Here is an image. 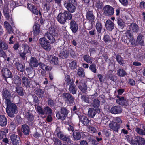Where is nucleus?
<instances>
[{
	"mask_svg": "<svg viewBox=\"0 0 145 145\" xmlns=\"http://www.w3.org/2000/svg\"><path fill=\"white\" fill-rule=\"evenodd\" d=\"M7 107L6 112L10 117H14V114L17 113V108L16 105L12 103L11 101L5 103Z\"/></svg>",
	"mask_w": 145,
	"mask_h": 145,
	"instance_id": "1",
	"label": "nucleus"
},
{
	"mask_svg": "<svg viewBox=\"0 0 145 145\" xmlns=\"http://www.w3.org/2000/svg\"><path fill=\"white\" fill-rule=\"evenodd\" d=\"M72 18V14L67 11H65L63 13H59L56 17L58 21L62 24H65L67 20H71Z\"/></svg>",
	"mask_w": 145,
	"mask_h": 145,
	"instance_id": "2",
	"label": "nucleus"
},
{
	"mask_svg": "<svg viewBox=\"0 0 145 145\" xmlns=\"http://www.w3.org/2000/svg\"><path fill=\"white\" fill-rule=\"evenodd\" d=\"M35 106L37 109L38 112L42 115H49L52 113V110L48 107H46L44 109H42L40 106H37L36 104L35 105Z\"/></svg>",
	"mask_w": 145,
	"mask_h": 145,
	"instance_id": "3",
	"label": "nucleus"
},
{
	"mask_svg": "<svg viewBox=\"0 0 145 145\" xmlns=\"http://www.w3.org/2000/svg\"><path fill=\"white\" fill-rule=\"evenodd\" d=\"M39 44L41 46L47 51H50L51 49L50 44L46 39L41 38L39 40Z\"/></svg>",
	"mask_w": 145,
	"mask_h": 145,
	"instance_id": "4",
	"label": "nucleus"
},
{
	"mask_svg": "<svg viewBox=\"0 0 145 145\" xmlns=\"http://www.w3.org/2000/svg\"><path fill=\"white\" fill-rule=\"evenodd\" d=\"M56 132L57 133V136L60 139L63 141H67L68 144H71L72 141L70 139L69 137L67 136L62 133L61 131H59V128L57 127L56 128Z\"/></svg>",
	"mask_w": 145,
	"mask_h": 145,
	"instance_id": "5",
	"label": "nucleus"
},
{
	"mask_svg": "<svg viewBox=\"0 0 145 145\" xmlns=\"http://www.w3.org/2000/svg\"><path fill=\"white\" fill-rule=\"evenodd\" d=\"M86 18L90 21L91 23L88 24V27H87V29L90 30L92 28V23L93 22L95 19V17L93 14V12L92 11H89L87 12L86 15Z\"/></svg>",
	"mask_w": 145,
	"mask_h": 145,
	"instance_id": "6",
	"label": "nucleus"
},
{
	"mask_svg": "<svg viewBox=\"0 0 145 145\" xmlns=\"http://www.w3.org/2000/svg\"><path fill=\"white\" fill-rule=\"evenodd\" d=\"M68 114L67 110L65 108L62 107L60 109V111L57 112L56 114V117L58 119L64 120L66 118V116Z\"/></svg>",
	"mask_w": 145,
	"mask_h": 145,
	"instance_id": "7",
	"label": "nucleus"
},
{
	"mask_svg": "<svg viewBox=\"0 0 145 145\" xmlns=\"http://www.w3.org/2000/svg\"><path fill=\"white\" fill-rule=\"evenodd\" d=\"M2 94L3 97L5 99V103L7 102L11 101L10 99L12 97L10 91L8 89L6 88L3 89Z\"/></svg>",
	"mask_w": 145,
	"mask_h": 145,
	"instance_id": "8",
	"label": "nucleus"
},
{
	"mask_svg": "<svg viewBox=\"0 0 145 145\" xmlns=\"http://www.w3.org/2000/svg\"><path fill=\"white\" fill-rule=\"evenodd\" d=\"M103 10L104 14L106 16H111L114 13V8L109 5L105 6L103 7Z\"/></svg>",
	"mask_w": 145,
	"mask_h": 145,
	"instance_id": "9",
	"label": "nucleus"
},
{
	"mask_svg": "<svg viewBox=\"0 0 145 145\" xmlns=\"http://www.w3.org/2000/svg\"><path fill=\"white\" fill-rule=\"evenodd\" d=\"M29 64L31 68H26V71L28 72L31 70V68L37 67L39 65V63L36 58L31 57L30 59Z\"/></svg>",
	"mask_w": 145,
	"mask_h": 145,
	"instance_id": "10",
	"label": "nucleus"
},
{
	"mask_svg": "<svg viewBox=\"0 0 145 145\" xmlns=\"http://www.w3.org/2000/svg\"><path fill=\"white\" fill-rule=\"evenodd\" d=\"M136 140H131V142L133 145H144L145 144L144 139L140 137L137 136L136 137Z\"/></svg>",
	"mask_w": 145,
	"mask_h": 145,
	"instance_id": "11",
	"label": "nucleus"
},
{
	"mask_svg": "<svg viewBox=\"0 0 145 145\" xmlns=\"http://www.w3.org/2000/svg\"><path fill=\"white\" fill-rule=\"evenodd\" d=\"M63 99L67 102H68L69 103H73L74 99L73 96L68 93H64L63 94Z\"/></svg>",
	"mask_w": 145,
	"mask_h": 145,
	"instance_id": "12",
	"label": "nucleus"
},
{
	"mask_svg": "<svg viewBox=\"0 0 145 145\" xmlns=\"http://www.w3.org/2000/svg\"><path fill=\"white\" fill-rule=\"evenodd\" d=\"M10 139L13 145H19L20 142L19 137L16 135L13 134L10 136Z\"/></svg>",
	"mask_w": 145,
	"mask_h": 145,
	"instance_id": "13",
	"label": "nucleus"
},
{
	"mask_svg": "<svg viewBox=\"0 0 145 145\" xmlns=\"http://www.w3.org/2000/svg\"><path fill=\"white\" fill-rule=\"evenodd\" d=\"M64 5L69 13H73L75 12L76 7L72 3H64Z\"/></svg>",
	"mask_w": 145,
	"mask_h": 145,
	"instance_id": "14",
	"label": "nucleus"
},
{
	"mask_svg": "<svg viewBox=\"0 0 145 145\" xmlns=\"http://www.w3.org/2000/svg\"><path fill=\"white\" fill-rule=\"evenodd\" d=\"M118 98L116 100L117 103L121 105H126L128 104V100L124 99V97H120L118 95L116 96Z\"/></svg>",
	"mask_w": 145,
	"mask_h": 145,
	"instance_id": "15",
	"label": "nucleus"
},
{
	"mask_svg": "<svg viewBox=\"0 0 145 145\" xmlns=\"http://www.w3.org/2000/svg\"><path fill=\"white\" fill-rule=\"evenodd\" d=\"M106 29L109 31H112L114 28V24L110 20H108L105 24Z\"/></svg>",
	"mask_w": 145,
	"mask_h": 145,
	"instance_id": "16",
	"label": "nucleus"
},
{
	"mask_svg": "<svg viewBox=\"0 0 145 145\" xmlns=\"http://www.w3.org/2000/svg\"><path fill=\"white\" fill-rule=\"evenodd\" d=\"M80 122L84 125H89L90 120L86 116L83 115L78 116Z\"/></svg>",
	"mask_w": 145,
	"mask_h": 145,
	"instance_id": "17",
	"label": "nucleus"
},
{
	"mask_svg": "<svg viewBox=\"0 0 145 145\" xmlns=\"http://www.w3.org/2000/svg\"><path fill=\"white\" fill-rule=\"evenodd\" d=\"M9 9L8 6L7 5H5L4 6L3 9V12L5 18L7 20H9L10 18L11 21L12 22H11L12 24V15L10 16L9 13Z\"/></svg>",
	"mask_w": 145,
	"mask_h": 145,
	"instance_id": "18",
	"label": "nucleus"
},
{
	"mask_svg": "<svg viewBox=\"0 0 145 145\" xmlns=\"http://www.w3.org/2000/svg\"><path fill=\"white\" fill-rule=\"evenodd\" d=\"M70 28L74 33H75L78 29V25L74 20H71L70 22Z\"/></svg>",
	"mask_w": 145,
	"mask_h": 145,
	"instance_id": "19",
	"label": "nucleus"
},
{
	"mask_svg": "<svg viewBox=\"0 0 145 145\" xmlns=\"http://www.w3.org/2000/svg\"><path fill=\"white\" fill-rule=\"evenodd\" d=\"M122 110V109L120 106H117L112 107L111 108L110 112L112 114H116L121 113Z\"/></svg>",
	"mask_w": 145,
	"mask_h": 145,
	"instance_id": "20",
	"label": "nucleus"
},
{
	"mask_svg": "<svg viewBox=\"0 0 145 145\" xmlns=\"http://www.w3.org/2000/svg\"><path fill=\"white\" fill-rule=\"evenodd\" d=\"M3 76L5 78H9L12 77V74L10 71L7 68H3L2 71Z\"/></svg>",
	"mask_w": 145,
	"mask_h": 145,
	"instance_id": "21",
	"label": "nucleus"
},
{
	"mask_svg": "<svg viewBox=\"0 0 145 145\" xmlns=\"http://www.w3.org/2000/svg\"><path fill=\"white\" fill-rule=\"evenodd\" d=\"M47 59L52 65H57L58 64V58L54 56H50L47 58Z\"/></svg>",
	"mask_w": 145,
	"mask_h": 145,
	"instance_id": "22",
	"label": "nucleus"
},
{
	"mask_svg": "<svg viewBox=\"0 0 145 145\" xmlns=\"http://www.w3.org/2000/svg\"><path fill=\"white\" fill-rule=\"evenodd\" d=\"M27 7L33 13L36 15H38V11L37 10L36 7L33 5L31 4L28 3L27 5Z\"/></svg>",
	"mask_w": 145,
	"mask_h": 145,
	"instance_id": "23",
	"label": "nucleus"
},
{
	"mask_svg": "<svg viewBox=\"0 0 145 145\" xmlns=\"http://www.w3.org/2000/svg\"><path fill=\"white\" fill-rule=\"evenodd\" d=\"M129 29L130 31L133 32H138L139 28L137 25L135 23H132L129 26Z\"/></svg>",
	"mask_w": 145,
	"mask_h": 145,
	"instance_id": "24",
	"label": "nucleus"
},
{
	"mask_svg": "<svg viewBox=\"0 0 145 145\" xmlns=\"http://www.w3.org/2000/svg\"><path fill=\"white\" fill-rule=\"evenodd\" d=\"M109 126L110 128L116 132L118 131L120 128L119 125L112 121L110 122V123L109 124Z\"/></svg>",
	"mask_w": 145,
	"mask_h": 145,
	"instance_id": "25",
	"label": "nucleus"
},
{
	"mask_svg": "<svg viewBox=\"0 0 145 145\" xmlns=\"http://www.w3.org/2000/svg\"><path fill=\"white\" fill-rule=\"evenodd\" d=\"M44 36V37L43 38L46 39L47 38L51 43H54L55 41V39L53 37V36L48 31L45 34Z\"/></svg>",
	"mask_w": 145,
	"mask_h": 145,
	"instance_id": "26",
	"label": "nucleus"
},
{
	"mask_svg": "<svg viewBox=\"0 0 145 145\" xmlns=\"http://www.w3.org/2000/svg\"><path fill=\"white\" fill-rule=\"evenodd\" d=\"M7 123V119L5 116L3 115H0V126H5Z\"/></svg>",
	"mask_w": 145,
	"mask_h": 145,
	"instance_id": "27",
	"label": "nucleus"
},
{
	"mask_svg": "<svg viewBox=\"0 0 145 145\" xmlns=\"http://www.w3.org/2000/svg\"><path fill=\"white\" fill-rule=\"evenodd\" d=\"M22 130L24 134L26 135H28L29 134L30 129L27 125L24 124L22 125Z\"/></svg>",
	"mask_w": 145,
	"mask_h": 145,
	"instance_id": "28",
	"label": "nucleus"
},
{
	"mask_svg": "<svg viewBox=\"0 0 145 145\" xmlns=\"http://www.w3.org/2000/svg\"><path fill=\"white\" fill-rule=\"evenodd\" d=\"M72 136L74 139L76 140H79L81 138V134L77 130H75L73 131Z\"/></svg>",
	"mask_w": 145,
	"mask_h": 145,
	"instance_id": "29",
	"label": "nucleus"
},
{
	"mask_svg": "<svg viewBox=\"0 0 145 145\" xmlns=\"http://www.w3.org/2000/svg\"><path fill=\"white\" fill-rule=\"evenodd\" d=\"M4 26L5 28L7 30L8 33H10L13 32L12 28L9 24L7 21H5L4 22Z\"/></svg>",
	"mask_w": 145,
	"mask_h": 145,
	"instance_id": "30",
	"label": "nucleus"
},
{
	"mask_svg": "<svg viewBox=\"0 0 145 145\" xmlns=\"http://www.w3.org/2000/svg\"><path fill=\"white\" fill-rule=\"evenodd\" d=\"M40 26L39 24H35L33 27V32L35 35H37L39 34L40 31Z\"/></svg>",
	"mask_w": 145,
	"mask_h": 145,
	"instance_id": "31",
	"label": "nucleus"
},
{
	"mask_svg": "<svg viewBox=\"0 0 145 145\" xmlns=\"http://www.w3.org/2000/svg\"><path fill=\"white\" fill-rule=\"evenodd\" d=\"M74 81L72 78H71L69 75H67L65 78L64 83L67 85H68L72 84H74Z\"/></svg>",
	"mask_w": 145,
	"mask_h": 145,
	"instance_id": "32",
	"label": "nucleus"
},
{
	"mask_svg": "<svg viewBox=\"0 0 145 145\" xmlns=\"http://www.w3.org/2000/svg\"><path fill=\"white\" fill-rule=\"evenodd\" d=\"M69 90L70 93L74 94H76L77 89L76 85L74 84H72L70 85Z\"/></svg>",
	"mask_w": 145,
	"mask_h": 145,
	"instance_id": "33",
	"label": "nucleus"
},
{
	"mask_svg": "<svg viewBox=\"0 0 145 145\" xmlns=\"http://www.w3.org/2000/svg\"><path fill=\"white\" fill-rule=\"evenodd\" d=\"M69 54L68 51L67 50L63 49L61 51L59 54V56L62 58H67L69 56Z\"/></svg>",
	"mask_w": 145,
	"mask_h": 145,
	"instance_id": "34",
	"label": "nucleus"
},
{
	"mask_svg": "<svg viewBox=\"0 0 145 145\" xmlns=\"http://www.w3.org/2000/svg\"><path fill=\"white\" fill-rule=\"evenodd\" d=\"M78 87L83 92H85L87 89V85L82 81H81Z\"/></svg>",
	"mask_w": 145,
	"mask_h": 145,
	"instance_id": "35",
	"label": "nucleus"
},
{
	"mask_svg": "<svg viewBox=\"0 0 145 145\" xmlns=\"http://www.w3.org/2000/svg\"><path fill=\"white\" fill-rule=\"evenodd\" d=\"M97 112L93 108H89L88 112V115L91 118H93Z\"/></svg>",
	"mask_w": 145,
	"mask_h": 145,
	"instance_id": "36",
	"label": "nucleus"
},
{
	"mask_svg": "<svg viewBox=\"0 0 145 145\" xmlns=\"http://www.w3.org/2000/svg\"><path fill=\"white\" fill-rule=\"evenodd\" d=\"M22 83L25 86L29 87L30 86V82L29 80L25 77H23L22 78Z\"/></svg>",
	"mask_w": 145,
	"mask_h": 145,
	"instance_id": "37",
	"label": "nucleus"
},
{
	"mask_svg": "<svg viewBox=\"0 0 145 145\" xmlns=\"http://www.w3.org/2000/svg\"><path fill=\"white\" fill-rule=\"evenodd\" d=\"M84 60L87 63H92L93 62V58L90 57L88 55H85L83 56Z\"/></svg>",
	"mask_w": 145,
	"mask_h": 145,
	"instance_id": "38",
	"label": "nucleus"
},
{
	"mask_svg": "<svg viewBox=\"0 0 145 145\" xmlns=\"http://www.w3.org/2000/svg\"><path fill=\"white\" fill-rule=\"evenodd\" d=\"M77 75L79 77H82L85 76L84 70L82 67H79L78 69Z\"/></svg>",
	"mask_w": 145,
	"mask_h": 145,
	"instance_id": "39",
	"label": "nucleus"
},
{
	"mask_svg": "<svg viewBox=\"0 0 145 145\" xmlns=\"http://www.w3.org/2000/svg\"><path fill=\"white\" fill-rule=\"evenodd\" d=\"M48 31L54 36H57L58 35L57 32L54 27H51Z\"/></svg>",
	"mask_w": 145,
	"mask_h": 145,
	"instance_id": "40",
	"label": "nucleus"
},
{
	"mask_svg": "<svg viewBox=\"0 0 145 145\" xmlns=\"http://www.w3.org/2000/svg\"><path fill=\"white\" fill-rule=\"evenodd\" d=\"M39 65L40 68L44 71H50L51 69L50 67L46 66L42 63H40Z\"/></svg>",
	"mask_w": 145,
	"mask_h": 145,
	"instance_id": "41",
	"label": "nucleus"
},
{
	"mask_svg": "<svg viewBox=\"0 0 145 145\" xmlns=\"http://www.w3.org/2000/svg\"><path fill=\"white\" fill-rule=\"evenodd\" d=\"M96 28L97 31L99 33H100L102 28V25L100 21H98L97 22L96 25Z\"/></svg>",
	"mask_w": 145,
	"mask_h": 145,
	"instance_id": "42",
	"label": "nucleus"
},
{
	"mask_svg": "<svg viewBox=\"0 0 145 145\" xmlns=\"http://www.w3.org/2000/svg\"><path fill=\"white\" fill-rule=\"evenodd\" d=\"M133 35V34L131 33H130L128 31L123 36L122 38L125 40L124 41L125 42L126 40H127V39H129L130 38L132 37Z\"/></svg>",
	"mask_w": 145,
	"mask_h": 145,
	"instance_id": "43",
	"label": "nucleus"
},
{
	"mask_svg": "<svg viewBox=\"0 0 145 145\" xmlns=\"http://www.w3.org/2000/svg\"><path fill=\"white\" fill-rule=\"evenodd\" d=\"M36 94L39 97H42L43 96L44 91L40 88H37L35 89Z\"/></svg>",
	"mask_w": 145,
	"mask_h": 145,
	"instance_id": "44",
	"label": "nucleus"
},
{
	"mask_svg": "<svg viewBox=\"0 0 145 145\" xmlns=\"http://www.w3.org/2000/svg\"><path fill=\"white\" fill-rule=\"evenodd\" d=\"M117 74L119 76L123 77L126 75V73L124 70L120 69L118 70Z\"/></svg>",
	"mask_w": 145,
	"mask_h": 145,
	"instance_id": "45",
	"label": "nucleus"
},
{
	"mask_svg": "<svg viewBox=\"0 0 145 145\" xmlns=\"http://www.w3.org/2000/svg\"><path fill=\"white\" fill-rule=\"evenodd\" d=\"M112 121L120 126L122 122L121 119L120 117H118L114 118Z\"/></svg>",
	"mask_w": 145,
	"mask_h": 145,
	"instance_id": "46",
	"label": "nucleus"
},
{
	"mask_svg": "<svg viewBox=\"0 0 145 145\" xmlns=\"http://www.w3.org/2000/svg\"><path fill=\"white\" fill-rule=\"evenodd\" d=\"M0 48L3 50H6L8 48L7 44L4 42L0 41Z\"/></svg>",
	"mask_w": 145,
	"mask_h": 145,
	"instance_id": "47",
	"label": "nucleus"
},
{
	"mask_svg": "<svg viewBox=\"0 0 145 145\" xmlns=\"http://www.w3.org/2000/svg\"><path fill=\"white\" fill-rule=\"evenodd\" d=\"M117 23L118 25L122 28H123L125 25V23L123 20L118 17L117 18Z\"/></svg>",
	"mask_w": 145,
	"mask_h": 145,
	"instance_id": "48",
	"label": "nucleus"
},
{
	"mask_svg": "<svg viewBox=\"0 0 145 145\" xmlns=\"http://www.w3.org/2000/svg\"><path fill=\"white\" fill-rule=\"evenodd\" d=\"M26 116L29 122L33 121L34 117L33 114L30 112H27L26 113Z\"/></svg>",
	"mask_w": 145,
	"mask_h": 145,
	"instance_id": "49",
	"label": "nucleus"
},
{
	"mask_svg": "<svg viewBox=\"0 0 145 145\" xmlns=\"http://www.w3.org/2000/svg\"><path fill=\"white\" fill-rule=\"evenodd\" d=\"M14 83L18 86L21 84V81L20 78L17 76L14 77Z\"/></svg>",
	"mask_w": 145,
	"mask_h": 145,
	"instance_id": "50",
	"label": "nucleus"
},
{
	"mask_svg": "<svg viewBox=\"0 0 145 145\" xmlns=\"http://www.w3.org/2000/svg\"><path fill=\"white\" fill-rule=\"evenodd\" d=\"M16 66L17 70L20 71L22 72L24 69V67L23 65L18 62L16 63Z\"/></svg>",
	"mask_w": 145,
	"mask_h": 145,
	"instance_id": "51",
	"label": "nucleus"
},
{
	"mask_svg": "<svg viewBox=\"0 0 145 145\" xmlns=\"http://www.w3.org/2000/svg\"><path fill=\"white\" fill-rule=\"evenodd\" d=\"M77 61H72L69 63V67L72 69H74L76 68Z\"/></svg>",
	"mask_w": 145,
	"mask_h": 145,
	"instance_id": "52",
	"label": "nucleus"
},
{
	"mask_svg": "<svg viewBox=\"0 0 145 145\" xmlns=\"http://www.w3.org/2000/svg\"><path fill=\"white\" fill-rule=\"evenodd\" d=\"M142 37L143 36L142 35H139L138 36L137 41L138 43L140 45L143 46L144 45V42Z\"/></svg>",
	"mask_w": 145,
	"mask_h": 145,
	"instance_id": "53",
	"label": "nucleus"
},
{
	"mask_svg": "<svg viewBox=\"0 0 145 145\" xmlns=\"http://www.w3.org/2000/svg\"><path fill=\"white\" fill-rule=\"evenodd\" d=\"M135 131L141 135H145V132L144 131L138 127L135 128Z\"/></svg>",
	"mask_w": 145,
	"mask_h": 145,
	"instance_id": "54",
	"label": "nucleus"
},
{
	"mask_svg": "<svg viewBox=\"0 0 145 145\" xmlns=\"http://www.w3.org/2000/svg\"><path fill=\"white\" fill-rule=\"evenodd\" d=\"M99 104V101L97 99H95L93 101V106L95 107H96L97 111H100L99 108H98V106ZM100 111H99L100 112Z\"/></svg>",
	"mask_w": 145,
	"mask_h": 145,
	"instance_id": "55",
	"label": "nucleus"
},
{
	"mask_svg": "<svg viewBox=\"0 0 145 145\" xmlns=\"http://www.w3.org/2000/svg\"><path fill=\"white\" fill-rule=\"evenodd\" d=\"M90 69L94 73H96V68L95 64L93 63L90 65L89 66Z\"/></svg>",
	"mask_w": 145,
	"mask_h": 145,
	"instance_id": "56",
	"label": "nucleus"
},
{
	"mask_svg": "<svg viewBox=\"0 0 145 145\" xmlns=\"http://www.w3.org/2000/svg\"><path fill=\"white\" fill-rule=\"evenodd\" d=\"M16 91L17 93L20 95H22L23 94L22 88L21 87H17Z\"/></svg>",
	"mask_w": 145,
	"mask_h": 145,
	"instance_id": "57",
	"label": "nucleus"
},
{
	"mask_svg": "<svg viewBox=\"0 0 145 145\" xmlns=\"http://www.w3.org/2000/svg\"><path fill=\"white\" fill-rule=\"evenodd\" d=\"M22 45L23 47L24 50V51L26 53L29 52V48L28 46L25 43H24Z\"/></svg>",
	"mask_w": 145,
	"mask_h": 145,
	"instance_id": "58",
	"label": "nucleus"
},
{
	"mask_svg": "<svg viewBox=\"0 0 145 145\" xmlns=\"http://www.w3.org/2000/svg\"><path fill=\"white\" fill-rule=\"evenodd\" d=\"M116 58L117 61L119 64H122L123 63V59L119 55L116 56Z\"/></svg>",
	"mask_w": 145,
	"mask_h": 145,
	"instance_id": "59",
	"label": "nucleus"
},
{
	"mask_svg": "<svg viewBox=\"0 0 145 145\" xmlns=\"http://www.w3.org/2000/svg\"><path fill=\"white\" fill-rule=\"evenodd\" d=\"M54 144L55 145H61V143L60 140L57 138H54L53 139Z\"/></svg>",
	"mask_w": 145,
	"mask_h": 145,
	"instance_id": "60",
	"label": "nucleus"
},
{
	"mask_svg": "<svg viewBox=\"0 0 145 145\" xmlns=\"http://www.w3.org/2000/svg\"><path fill=\"white\" fill-rule=\"evenodd\" d=\"M125 42L127 43H130L131 44L134 43V40L133 39V35L132 37L130 38L129 39H127V40H126Z\"/></svg>",
	"mask_w": 145,
	"mask_h": 145,
	"instance_id": "61",
	"label": "nucleus"
},
{
	"mask_svg": "<svg viewBox=\"0 0 145 145\" xmlns=\"http://www.w3.org/2000/svg\"><path fill=\"white\" fill-rule=\"evenodd\" d=\"M103 40L106 43L108 42H110L111 41L109 36L108 35H106L104 36Z\"/></svg>",
	"mask_w": 145,
	"mask_h": 145,
	"instance_id": "62",
	"label": "nucleus"
},
{
	"mask_svg": "<svg viewBox=\"0 0 145 145\" xmlns=\"http://www.w3.org/2000/svg\"><path fill=\"white\" fill-rule=\"evenodd\" d=\"M81 98L84 101L86 102L87 103H89V99L88 96L83 95L81 96Z\"/></svg>",
	"mask_w": 145,
	"mask_h": 145,
	"instance_id": "63",
	"label": "nucleus"
},
{
	"mask_svg": "<svg viewBox=\"0 0 145 145\" xmlns=\"http://www.w3.org/2000/svg\"><path fill=\"white\" fill-rule=\"evenodd\" d=\"M48 105L50 106H53L54 105V102L52 99L48 98Z\"/></svg>",
	"mask_w": 145,
	"mask_h": 145,
	"instance_id": "64",
	"label": "nucleus"
}]
</instances>
